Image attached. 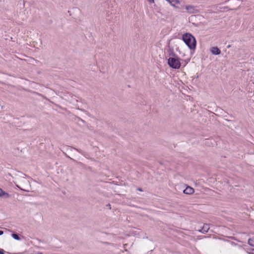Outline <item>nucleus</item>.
Wrapping results in <instances>:
<instances>
[{
  "instance_id": "nucleus-3",
  "label": "nucleus",
  "mask_w": 254,
  "mask_h": 254,
  "mask_svg": "<svg viewBox=\"0 0 254 254\" xmlns=\"http://www.w3.org/2000/svg\"><path fill=\"white\" fill-rule=\"evenodd\" d=\"M186 9L190 13H196L198 11V10L196 9L195 6L191 5L186 6Z\"/></svg>"
},
{
  "instance_id": "nucleus-8",
  "label": "nucleus",
  "mask_w": 254,
  "mask_h": 254,
  "mask_svg": "<svg viewBox=\"0 0 254 254\" xmlns=\"http://www.w3.org/2000/svg\"><path fill=\"white\" fill-rule=\"evenodd\" d=\"M248 244L250 246L254 247V237L249 239Z\"/></svg>"
},
{
  "instance_id": "nucleus-16",
  "label": "nucleus",
  "mask_w": 254,
  "mask_h": 254,
  "mask_svg": "<svg viewBox=\"0 0 254 254\" xmlns=\"http://www.w3.org/2000/svg\"><path fill=\"white\" fill-rule=\"evenodd\" d=\"M3 234V232L1 230H0V235H1Z\"/></svg>"
},
{
  "instance_id": "nucleus-19",
  "label": "nucleus",
  "mask_w": 254,
  "mask_h": 254,
  "mask_svg": "<svg viewBox=\"0 0 254 254\" xmlns=\"http://www.w3.org/2000/svg\"><path fill=\"white\" fill-rule=\"evenodd\" d=\"M249 254H254L253 253H249Z\"/></svg>"
},
{
  "instance_id": "nucleus-10",
  "label": "nucleus",
  "mask_w": 254,
  "mask_h": 254,
  "mask_svg": "<svg viewBox=\"0 0 254 254\" xmlns=\"http://www.w3.org/2000/svg\"><path fill=\"white\" fill-rule=\"evenodd\" d=\"M12 237L13 239H14L15 240H20V238L19 237V236L17 234H15V233H13L12 234Z\"/></svg>"
},
{
  "instance_id": "nucleus-9",
  "label": "nucleus",
  "mask_w": 254,
  "mask_h": 254,
  "mask_svg": "<svg viewBox=\"0 0 254 254\" xmlns=\"http://www.w3.org/2000/svg\"><path fill=\"white\" fill-rule=\"evenodd\" d=\"M5 196L6 197H8L9 194L8 193L4 191L2 189L0 188V196Z\"/></svg>"
},
{
  "instance_id": "nucleus-12",
  "label": "nucleus",
  "mask_w": 254,
  "mask_h": 254,
  "mask_svg": "<svg viewBox=\"0 0 254 254\" xmlns=\"http://www.w3.org/2000/svg\"><path fill=\"white\" fill-rule=\"evenodd\" d=\"M167 1H168L170 3H171L172 5H174V4L173 3V2H174V1L175 0H166Z\"/></svg>"
},
{
  "instance_id": "nucleus-4",
  "label": "nucleus",
  "mask_w": 254,
  "mask_h": 254,
  "mask_svg": "<svg viewBox=\"0 0 254 254\" xmlns=\"http://www.w3.org/2000/svg\"><path fill=\"white\" fill-rule=\"evenodd\" d=\"M194 190L193 188L190 187H187L183 191L184 193L187 194H191L194 192Z\"/></svg>"
},
{
  "instance_id": "nucleus-5",
  "label": "nucleus",
  "mask_w": 254,
  "mask_h": 254,
  "mask_svg": "<svg viewBox=\"0 0 254 254\" xmlns=\"http://www.w3.org/2000/svg\"><path fill=\"white\" fill-rule=\"evenodd\" d=\"M211 52L214 55H218L220 54L221 51L217 47H214L211 48Z\"/></svg>"
},
{
  "instance_id": "nucleus-2",
  "label": "nucleus",
  "mask_w": 254,
  "mask_h": 254,
  "mask_svg": "<svg viewBox=\"0 0 254 254\" xmlns=\"http://www.w3.org/2000/svg\"><path fill=\"white\" fill-rule=\"evenodd\" d=\"M168 64L169 66L173 69H179L181 67V64L180 59L178 57H170L168 59Z\"/></svg>"
},
{
  "instance_id": "nucleus-11",
  "label": "nucleus",
  "mask_w": 254,
  "mask_h": 254,
  "mask_svg": "<svg viewBox=\"0 0 254 254\" xmlns=\"http://www.w3.org/2000/svg\"><path fill=\"white\" fill-rule=\"evenodd\" d=\"M17 186V187H18L22 190H23V191H27V192L29 191V190H26V189H25L24 188H21V187H20L18 186Z\"/></svg>"
},
{
  "instance_id": "nucleus-15",
  "label": "nucleus",
  "mask_w": 254,
  "mask_h": 254,
  "mask_svg": "<svg viewBox=\"0 0 254 254\" xmlns=\"http://www.w3.org/2000/svg\"><path fill=\"white\" fill-rule=\"evenodd\" d=\"M77 150L78 152L82 154V151L81 150L77 149Z\"/></svg>"
},
{
  "instance_id": "nucleus-6",
  "label": "nucleus",
  "mask_w": 254,
  "mask_h": 254,
  "mask_svg": "<svg viewBox=\"0 0 254 254\" xmlns=\"http://www.w3.org/2000/svg\"><path fill=\"white\" fill-rule=\"evenodd\" d=\"M169 55L170 57H178V56L174 53L173 48H170L169 50Z\"/></svg>"
},
{
  "instance_id": "nucleus-20",
  "label": "nucleus",
  "mask_w": 254,
  "mask_h": 254,
  "mask_svg": "<svg viewBox=\"0 0 254 254\" xmlns=\"http://www.w3.org/2000/svg\"><path fill=\"white\" fill-rule=\"evenodd\" d=\"M138 190L141 191V190L140 189H138Z\"/></svg>"
},
{
  "instance_id": "nucleus-14",
  "label": "nucleus",
  "mask_w": 254,
  "mask_h": 254,
  "mask_svg": "<svg viewBox=\"0 0 254 254\" xmlns=\"http://www.w3.org/2000/svg\"><path fill=\"white\" fill-rule=\"evenodd\" d=\"M0 254H4L3 250H0Z\"/></svg>"
},
{
  "instance_id": "nucleus-21",
  "label": "nucleus",
  "mask_w": 254,
  "mask_h": 254,
  "mask_svg": "<svg viewBox=\"0 0 254 254\" xmlns=\"http://www.w3.org/2000/svg\"><path fill=\"white\" fill-rule=\"evenodd\" d=\"M39 254H42V253H40Z\"/></svg>"
},
{
  "instance_id": "nucleus-13",
  "label": "nucleus",
  "mask_w": 254,
  "mask_h": 254,
  "mask_svg": "<svg viewBox=\"0 0 254 254\" xmlns=\"http://www.w3.org/2000/svg\"><path fill=\"white\" fill-rule=\"evenodd\" d=\"M150 3H153L154 2V0H147Z\"/></svg>"
},
{
  "instance_id": "nucleus-18",
  "label": "nucleus",
  "mask_w": 254,
  "mask_h": 254,
  "mask_svg": "<svg viewBox=\"0 0 254 254\" xmlns=\"http://www.w3.org/2000/svg\"><path fill=\"white\" fill-rule=\"evenodd\" d=\"M227 47H228V48H230V45H228V46H227Z\"/></svg>"
},
{
  "instance_id": "nucleus-1",
  "label": "nucleus",
  "mask_w": 254,
  "mask_h": 254,
  "mask_svg": "<svg viewBox=\"0 0 254 254\" xmlns=\"http://www.w3.org/2000/svg\"><path fill=\"white\" fill-rule=\"evenodd\" d=\"M182 39L190 50L196 48V42L195 38L190 33H186L183 35Z\"/></svg>"
},
{
  "instance_id": "nucleus-17",
  "label": "nucleus",
  "mask_w": 254,
  "mask_h": 254,
  "mask_svg": "<svg viewBox=\"0 0 254 254\" xmlns=\"http://www.w3.org/2000/svg\"><path fill=\"white\" fill-rule=\"evenodd\" d=\"M23 182H24L28 183V181L27 180H26L25 179H23Z\"/></svg>"
},
{
  "instance_id": "nucleus-7",
  "label": "nucleus",
  "mask_w": 254,
  "mask_h": 254,
  "mask_svg": "<svg viewBox=\"0 0 254 254\" xmlns=\"http://www.w3.org/2000/svg\"><path fill=\"white\" fill-rule=\"evenodd\" d=\"M209 229V226L208 224H204L202 229H201V232L202 233H207Z\"/></svg>"
}]
</instances>
